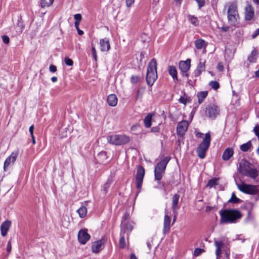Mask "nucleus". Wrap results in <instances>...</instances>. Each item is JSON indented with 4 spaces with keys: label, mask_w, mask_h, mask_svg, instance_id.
I'll list each match as a JSON object with an SVG mask.
<instances>
[{
    "label": "nucleus",
    "mask_w": 259,
    "mask_h": 259,
    "mask_svg": "<svg viewBox=\"0 0 259 259\" xmlns=\"http://www.w3.org/2000/svg\"><path fill=\"white\" fill-rule=\"evenodd\" d=\"M221 215V223H234L236 220L242 217L241 212L236 209H225L220 211Z\"/></svg>",
    "instance_id": "f257e3e1"
},
{
    "label": "nucleus",
    "mask_w": 259,
    "mask_h": 259,
    "mask_svg": "<svg viewBox=\"0 0 259 259\" xmlns=\"http://www.w3.org/2000/svg\"><path fill=\"white\" fill-rule=\"evenodd\" d=\"M225 9H227L228 23L233 26L237 25L239 19L237 4L235 2L228 3L225 6Z\"/></svg>",
    "instance_id": "f03ea898"
},
{
    "label": "nucleus",
    "mask_w": 259,
    "mask_h": 259,
    "mask_svg": "<svg viewBox=\"0 0 259 259\" xmlns=\"http://www.w3.org/2000/svg\"><path fill=\"white\" fill-rule=\"evenodd\" d=\"M240 173L244 176L249 177L255 180L258 175V171L252 167L251 164L246 160H242L239 164Z\"/></svg>",
    "instance_id": "7ed1b4c3"
},
{
    "label": "nucleus",
    "mask_w": 259,
    "mask_h": 259,
    "mask_svg": "<svg viewBox=\"0 0 259 259\" xmlns=\"http://www.w3.org/2000/svg\"><path fill=\"white\" fill-rule=\"evenodd\" d=\"M157 78V63L155 59H152L147 67L146 79L147 84L151 86Z\"/></svg>",
    "instance_id": "20e7f679"
},
{
    "label": "nucleus",
    "mask_w": 259,
    "mask_h": 259,
    "mask_svg": "<svg viewBox=\"0 0 259 259\" xmlns=\"http://www.w3.org/2000/svg\"><path fill=\"white\" fill-rule=\"evenodd\" d=\"M214 245L216 247L215 255L217 259H221L225 257V250H229L230 248L225 243V238L222 237L220 240H214Z\"/></svg>",
    "instance_id": "39448f33"
},
{
    "label": "nucleus",
    "mask_w": 259,
    "mask_h": 259,
    "mask_svg": "<svg viewBox=\"0 0 259 259\" xmlns=\"http://www.w3.org/2000/svg\"><path fill=\"white\" fill-rule=\"evenodd\" d=\"M109 143L115 145H121L128 143L130 141L128 136L124 135H113L107 138Z\"/></svg>",
    "instance_id": "423d86ee"
},
{
    "label": "nucleus",
    "mask_w": 259,
    "mask_h": 259,
    "mask_svg": "<svg viewBox=\"0 0 259 259\" xmlns=\"http://www.w3.org/2000/svg\"><path fill=\"white\" fill-rule=\"evenodd\" d=\"M211 137L209 133L205 134V138L200 143L197 149V154L200 158H204L206 152L209 147Z\"/></svg>",
    "instance_id": "0eeeda50"
},
{
    "label": "nucleus",
    "mask_w": 259,
    "mask_h": 259,
    "mask_svg": "<svg viewBox=\"0 0 259 259\" xmlns=\"http://www.w3.org/2000/svg\"><path fill=\"white\" fill-rule=\"evenodd\" d=\"M237 187L240 191L244 193L255 195L258 193V189L257 186L242 183L241 184H237Z\"/></svg>",
    "instance_id": "6e6552de"
},
{
    "label": "nucleus",
    "mask_w": 259,
    "mask_h": 259,
    "mask_svg": "<svg viewBox=\"0 0 259 259\" xmlns=\"http://www.w3.org/2000/svg\"><path fill=\"white\" fill-rule=\"evenodd\" d=\"M145 174V170L144 167L142 165L139 166L136 172V187L139 190V192L142 186Z\"/></svg>",
    "instance_id": "1a4fd4ad"
},
{
    "label": "nucleus",
    "mask_w": 259,
    "mask_h": 259,
    "mask_svg": "<svg viewBox=\"0 0 259 259\" xmlns=\"http://www.w3.org/2000/svg\"><path fill=\"white\" fill-rule=\"evenodd\" d=\"M77 238L79 243L84 245L90 239L91 236L88 233V229H83L79 231Z\"/></svg>",
    "instance_id": "9d476101"
},
{
    "label": "nucleus",
    "mask_w": 259,
    "mask_h": 259,
    "mask_svg": "<svg viewBox=\"0 0 259 259\" xmlns=\"http://www.w3.org/2000/svg\"><path fill=\"white\" fill-rule=\"evenodd\" d=\"M189 122L187 120L179 122L177 126V134L180 137H183L188 130Z\"/></svg>",
    "instance_id": "9b49d317"
},
{
    "label": "nucleus",
    "mask_w": 259,
    "mask_h": 259,
    "mask_svg": "<svg viewBox=\"0 0 259 259\" xmlns=\"http://www.w3.org/2000/svg\"><path fill=\"white\" fill-rule=\"evenodd\" d=\"M105 241L106 240L104 238H102L93 242L92 244V251L96 253H99L103 249Z\"/></svg>",
    "instance_id": "f8f14e48"
},
{
    "label": "nucleus",
    "mask_w": 259,
    "mask_h": 259,
    "mask_svg": "<svg viewBox=\"0 0 259 259\" xmlns=\"http://www.w3.org/2000/svg\"><path fill=\"white\" fill-rule=\"evenodd\" d=\"M155 180L160 183V181L162 179V160L159 161L154 169Z\"/></svg>",
    "instance_id": "ddd939ff"
},
{
    "label": "nucleus",
    "mask_w": 259,
    "mask_h": 259,
    "mask_svg": "<svg viewBox=\"0 0 259 259\" xmlns=\"http://www.w3.org/2000/svg\"><path fill=\"white\" fill-rule=\"evenodd\" d=\"M206 113L210 118H215L216 115L219 114L220 110L218 106L212 105L208 107L206 111Z\"/></svg>",
    "instance_id": "4468645a"
},
{
    "label": "nucleus",
    "mask_w": 259,
    "mask_h": 259,
    "mask_svg": "<svg viewBox=\"0 0 259 259\" xmlns=\"http://www.w3.org/2000/svg\"><path fill=\"white\" fill-rule=\"evenodd\" d=\"M254 16V9L251 5H248L245 7V19L246 21L251 20L253 19Z\"/></svg>",
    "instance_id": "2eb2a0df"
},
{
    "label": "nucleus",
    "mask_w": 259,
    "mask_h": 259,
    "mask_svg": "<svg viewBox=\"0 0 259 259\" xmlns=\"http://www.w3.org/2000/svg\"><path fill=\"white\" fill-rule=\"evenodd\" d=\"M101 51L102 52H108L110 49V45L109 38H104L100 40Z\"/></svg>",
    "instance_id": "dca6fc26"
},
{
    "label": "nucleus",
    "mask_w": 259,
    "mask_h": 259,
    "mask_svg": "<svg viewBox=\"0 0 259 259\" xmlns=\"http://www.w3.org/2000/svg\"><path fill=\"white\" fill-rule=\"evenodd\" d=\"M172 224H170V215L167 212H165L164 215V229L163 232L167 233L168 232L171 226H172Z\"/></svg>",
    "instance_id": "f3484780"
},
{
    "label": "nucleus",
    "mask_w": 259,
    "mask_h": 259,
    "mask_svg": "<svg viewBox=\"0 0 259 259\" xmlns=\"http://www.w3.org/2000/svg\"><path fill=\"white\" fill-rule=\"evenodd\" d=\"M11 222L9 220H6L4 222L1 226V231L2 236L5 237L6 236L8 231L9 230Z\"/></svg>",
    "instance_id": "a211bd4d"
},
{
    "label": "nucleus",
    "mask_w": 259,
    "mask_h": 259,
    "mask_svg": "<svg viewBox=\"0 0 259 259\" xmlns=\"http://www.w3.org/2000/svg\"><path fill=\"white\" fill-rule=\"evenodd\" d=\"M190 67V60L188 59L185 61H180L179 68L183 72H186Z\"/></svg>",
    "instance_id": "6ab92c4d"
},
{
    "label": "nucleus",
    "mask_w": 259,
    "mask_h": 259,
    "mask_svg": "<svg viewBox=\"0 0 259 259\" xmlns=\"http://www.w3.org/2000/svg\"><path fill=\"white\" fill-rule=\"evenodd\" d=\"M117 100V98L115 94H112L107 97V101L110 106L114 107L116 106Z\"/></svg>",
    "instance_id": "aec40b11"
},
{
    "label": "nucleus",
    "mask_w": 259,
    "mask_h": 259,
    "mask_svg": "<svg viewBox=\"0 0 259 259\" xmlns=\"http://www.w3.org/2000/svg\"><path fill=\"white\" fill-rule=\"evenodd\" d=\"M234 154V151L232 148H228L224 151L222 158L224 160L227 161L230 159Z\"/></svg>",
    "instance_id": "412c9836"
},
{
    "label": "nucleus",
    "mask_w": 259,
    "mask_h": 259,
    "mask_svg": "<svg viewBox=\"0 0 259 259\" xmlns=\"http://www.w3.org/2000/svg\"><path fill=\"white\" fill-rule=\"evenodd\" d=\"M207 44L205 41L204 40L198 38L195 41V46L196 49L200 50L202 48L205 49Z\"/></svg>",
    "instance_id": "4be33fe9"
},
{
    "label": "nucleus",
    "mask_w": 259,
    "mask_h": 259,
    "mask_svg": "<svg viewBox=\"0 0 259 259\" xmlns=\"http://www.w3.org/2000/svg\"><path fill=\"white\" fill-rule=\"evenodd\" d=\"M134 223L133 222H127L126 223L123 224L122 226L123 228V234L124 233H127V234H129L131 232V231L133 229L134 227Z\"/></svg>",
    "instance_id": "5701e85b"
},
{
    "label": "nucleus",
    "mask_w": 259,
    "mask_h": 259,
    "mask_svg": "<svg viewBox=\"0 0 259 259\" xmlns=\"http://www.w3.org/2000/svg\"><path fill=\"white\" fill-rule=\"evenodd\" d=\"M168 73L172 77L175 82L178 81L177 77V71L176 67L174 66H170L168 68Z\"/></svg>",
    "instance_id": "b1692460"
},
{
    "label": "nucleus",
    "mask_w": 259,
    "mask_h": 259,
    "mask_svg": "<svg viewBox=\"0 0 259 259\" xmlns=\"http://www.w3.org/2000/svg\"><path fill=\"white\" fill-rule=\"evenodd\" d=\"M154 115V113H149L145 117V119H144V124L145 127L148 128L151 126L152 118Z\"/></svg>",
    "instance_id": "393cba45"
},
{
    "label": "nucleus",
    "mask_w": 259,
    "mask_h": 259,
    "mask_svg": "<svg viewBox=\"0 0 259 259\" xmlns=\"http://www.w3.org/2000/svg\"><path fill=\"white\" fill-rule=\"evenodd\" d=\"M179 195L178 194H175L172 199V208L173 211L178 210L179 207L178 206V202L179 200Z\"/></svg>",
    "instance_id": "a878e982"
},
{
    "label": "nucleus",
    "mask_w": 259,
    "mask_h": 259,
    "mask_svg": "<svg viewBox=\"0 0 259 259\" xmlns=\"http://www.w3.org/2000/svg\"><path fill=\"white\" fill-rule=\"evenodd\" d=\"M126 245L125 237L124 234L122 232L120 233V238L119 240V246L120 249H123L125 248Z\"/></svg>",
    "instance_id": "bb28decb"
},
{
    "label": "nucleus",
    "mask_w": 259,
    "mask_h": 259,
    "mask_svg": "<svg viewBox=\"0 0 259 259\" xmlns=\"http://www.w3.org/2000/svg\"><path fill=\"white\" fill-rule=\"evenodd\" d=\"M113 182V181L112 179H108L106 182L104 184L103 186V191L104 192V193L106 194L109 190V189L110 188L112 183Z\"/></svg>",
    "instance_id": "cd10ccee"
},
{
    "label": "nucleus",
    "mask_w": 259,
    "mask_h": 259,
    "mask_svg": "<svg viewBox=\"0 0 259 259\" xmlns=\"http://www.w3.org/2000/svg\"><path fill=\"white\" fill-rule=\"evenodd\" d=\"M79 217L81 218H83L85 217L87 213V208L84 206H81L79 209L77 210Z\"/></svg>",
    "instance_id": "c85d7f7f"
},
{
    "label": "nucleus",
    "mask_w": 259,
    "mask_h": 259,
    "mask_svg": "<svg viewBox=\"0 0 259 259\" xmlns=\"http://www.w3.org/2000/svg\"><path fill=\"white\" fill-rule=\"evenodd\" d=\"M205 61H202L201 60H200L197 67L196 72H197L198 74H200L202 71H204L205 68Z\"/></svg>",
    "instance_id": "c756f323"
},
{
    "label": "nucleus",
    "mask_w": 259,
    "mask_h": 259,
    "mask_svg": "<svg viewBox=\"0 0 259 259\" xmlns=\"http://www.w3.org/2000/svg\"><path fill=\"white\" fill-rule=\"evenodd\" d=\"M54 0H41L40 5L41 8L50 7L54 3Z\"/></svg>",
    "instance_id": "7c9ffc66"
},
{
    "label": "nucleus",
    "mask_w": 259,
    "mask_h": 259,
    "mask_svg": "<svg viewBox=\"0 0 259 259\" xmlns=\"http://www.w3.org/2000/svg\"><path fill=\"white\" fill-rule=\"evenodd\" d=\"M207 92L204 91L198 93L197 94L198 103L199 104L202 103L204 99L207 97Z\"/></svg>",
    "instance_id": "2f4dec72"
},
{
    "label": "nucleus",
    "mask_w": 259,
    "mask_h": 259,
    "mask_svg": "<svg viewBox=\"0 0 259 259\" xmlns=\"http://www.w3.org/2000/svg\"><path fill=\"white\" fill-rule=\"evenodd\" d=\"M251 143L248 141L247 143L243 144L240 146V149L243 152H247L251 147Z\"/></svg>",
    "instance_id": "473e14b6"
},
{
    "label": "nucleus",
    "mask_w": 259,
    "mask_h": 259,
    "mask_svg": "<svg viewBox=\"0 0 259 259\" xmlns=\"http://www.w3.org/2000/svg\"><path fill=\"white\" fill-rule=\"evenodd\" d=\"M188 20L194 26H197L199 24V21L198 19L194 16H188Z\"/></svg>",
    "instance_id": "72a5a7b5"
},
{
    "label": "nucleus",
    "mask_w": 259,
    "mask_h": 259,
    "mask_svg": "<svg viewBox=\"0 0 259 259\" xmlns=\"http://www.w3.org/2000/svg\"><path fill=\"white\" fill-rule=\"evenodd\" d=\"M19 154V150H17L12 152L11 155L9 156V157L10 158L11 160L12 161V162H14Z\"/></svg>",
    "instance_id": "f704fd0d"
},
{
    "label": "nucleus",
    "mask_w": 259,
    "mask_h": 259,
    "mask_svg": "<svg viewBox=\"0 0 259 259\" xmlns=\"http://www.w3.org/2000/svg\"><path fill=\"white\" fill-rule=\"evenodd\" d=\"M19 154V150H17L12 152L11 155L9 156V157L10 158L11 160L12 161V162H14Z\"/></svg>",
    "instance_id": "c9c22d12"
},
{
    "label": "nucleus",
    "mask_w": 259,
    "mask_h": 259,
    "mask_svg": "<svg viewBox=\"0 0 259 259\" xmlns=\"http://www.w3.org/2000/svg\"><path fill=\"white\" fill-rule=\"evenodd\" d=\"M240 201V200L238 198L234 193L232 194L231 198L229 200L228 202L233 203H238Z\"/></svg>",
    "instance_id": "e433bc0d"
},
{
    "label": "nucleus",
    "mask_w": 259,
    "mask_h": 259,
    "mask_svg": "<svg viewBox=\"0 0 259 259\" xmlns=\"http://www.w3.org/2000/svg\"><path fill=\"white\" fill-rule=\"evenodd\" d=\"M218 179L217 178H214L211 180H210L207 183V186L210 187H212L218 184Z\"/></svg>",
    "instance_id": "4c0bfd02"
},
{
    "label": "nucleus",
    "mask_w": 259,
    "mask_h": 259,
    "mask_svg": "<svg viewBox=\"0 0 259 259\" xmlns=\"http://www.w3.org/2000/svg\"><path fill=\"white\" fill-rule=\"evenodd\" d=\"M209 85L212 89H213L215 90L218 89L220 87L219 83L216 81H210L209 83Z\"/></svg>",
    "instance_id": "58836bf2"
},
{
    "label": "nucleus",
    "mask_w": 259,
    "mask_h": 259,
    "mask_svg": "<svg viewBox=\"0 0 259 259\" xmlns=\"http://www.w3.org/2000/svg\"><path fill=\"white\" fill-rule=\"evenodd\" d=\"M256 54V51H252L250 56L248 58V60L250 62H253L256 60L255 56Z\"/></svg>",
    "instance_id": "ea45409f"
},
{
    "label": "nucleus",
    "mask_w": 259,
    "mask_h": 259,
    "mask_svg": "<svg viewBox=\"0 0 259 259\" xmlns=\"http://www.w3.org/2000/svg\"><path fill=\"white\" fill-rule=\"evenodd\" d=\"M92 55H93V57L94 58V59L95 60V61H97V52H96V48L95 47V46H94V45L93 44H92Z\"/></svg>",
    "instance_id": "a19ab883"
},
{
    "label": "nucleus",
    "mask_w": 259,
    "mask_h": 259,
    "mask_svg": "<svg viewBox=\"0 0 259 259\" xmlns=\"http://www.w3.org/2000/svg\"><path fill=\"white\" fill-rule=\"evenodd\" d=\"M11 162L12 161L9 157L6 158L4 164V169L5 171H6L7 168L10 165Z\"/></svg>",
    "instance_id": "79ce46f5"
},
{
    "label": "nucleus",
    "mask_w": 259,
    "mask_h": 259,
    "mask_svg": "<svg viewBox=\"0 0 259 259\" xmlns=\"http://www.w3.org/2000/svg\"><path fill=\"white\" fill-rule=\"evenodd\" d=\"M65 63L69 66H72L73 64V61L72 59L69 58L68 57H65L64 59Z\"/></svg>",
    "instance_id": "37998d69"
},
{
    "label": "nucleus",
    "mask_w": 259,
    "mask_h": 259,
    "mask_svg": "<svg viewBox=\"0 0 259 259\" xmlns=\"http://www.w3.org/2000/svg\"><path fill=\"white\" fill-rule=\"evenodd\" d=\"M74 18L75 20V22L80 23L82 20V16L80 14H76L74 15Z\"/></svg>",
    "instance_id": "c03bdc74"
},
{
    "label": "nucleus",
    "mask_w": 259,
    "mask_h": 259,
    "mask_svg": "<svg viewBox=\"0 0 259 259\" xmlns=\"http://www.w3.org/2000/svg\"><path fill=\"white\" fill-rule=\"evenodd\" d=\"M203 251L204 250L202 249L197 248L194 251V255L197 256L199 255L202 252H203Z\"/></svg>",
    "instance_id": "a18cd8bd"
},
{
    "label": "nucleus",
    "mask_w": 259,
    "mask_h": 259,
    "mask_svg": "<svg viewBox=\"0 0 259 259\" xmlns=\"http://www.w3.org/2000/svg\"><path fill=\"white\" fill-rule=\"evenodd\" d=\"M2 38L4 43L8 44L10 42V38L7 35H3Z\"/></svg>",
    "instance_id": "49530a36"
},
{
    "label": "nucleus",
    "mask_w": 259,
    "mask_h": 259,
    "mask_svg": "<svg viewBox=\"0 0 259 259\" xmlns=\"http://www.w3.org/2000/svg\"><path fill=\"white\" fill-rule=\"evenodd\" d=\"M130 218V214L126 212L124 213V214L122 216V222H124L126 220H128Z\"/></svg>",
    "instance_id": "de8ad7c7"
},
{
    "label": "nucleus",
    "mask_w": 259,
    "mask_h": 259,
    "mask_svg": "<svg viewBox=\"0 0 259 259\" xmlns=\"http://www.w3.org/2000/svg\"><path fill=\"white\" fill-rule=\"evenodd\" d=\"M170 160V158L169 157H166L164 159H163V170L164 168L165 167L166 164Z\"/></svg>",
    "instance_id": "09e8293b"
},
{
    "label": "nucleus",
    "mask_w": 259,
    "mask_h": 259,
    "mask_svg": "<svg viewBox=\"0 0 259 259\" xmlns=\"http://www.w3.org/2000/svg\"><path fill=\"white\" fill-rule=\"evenodd\" d=\"M179 102L184 104H186L187 102V98L185 96L181 97L179 99Z\"/></svg>",
    "instance_id": "8fccbe9b"
},
{
    "label": "nucleus",
    "mask_w": 259,
    "mask_h": 259,
    "mask_svg": "<svg viewBox=\"0 0 259 259\" xmlns=\"http://www.w3.org/2000/svg\"><path fill=\"white\" fill-rule=\"evenodd\" d=\"M135 0H125L126 5L127 7L130 8L134 3Z\"/></svg>",
    "instance_id": "3c124183"
},
{
    "label": "nucleus",
    "mask_w": 259,
    "mask_h": 259,
    "mask_svg": "<svg viewBox=\"0 0 259 259\" xmlns=\"http://www.w3.org/2000/svg\"><path fill=\"white\" fill-rule=\"evenodd\" d=\"M50 71L51 72H55L57 71V67L54 65H51L49 67Z\"/></svg>",
    "instance_id": "603ef678"
},
{
    "label": "nucleus",
    "mask_w": 259,
    "mask_h": 259,
    "mask_svg": "<svg viewBox=\"0 0 259 259\" xmlns=\"http://www.w3.org/2000/svg\"><path fill=\"white\" fill-rule=\"evenodd\" d=\"M253 131L255 133V135L259 138V126H255L254 127Z\"/></svg>",
    "instance_id": "864d4df0"
},
{
    "label": "nucleus",
    "mask_w": 259,
    "mask_h": 259,
    "mask_svg": "<svg viewBox=\"0 0 259 259\" xmlns=\"http://www.w3.org/2000/svg\"><path fill=\"white\" fill-rule=\"evenodd\" d=\"M174 213V217H173V221L172 223V225H173L175 222H176V220L177 218V214H178V210H176L175 211H173Z\"/></svg>",
    "instance_id": "5fc2aeb1"
},
{
    "label": "nucleus",
    "mask_w": 259,
    "mask_h": 259,
    "mask_svg": "<svg viewBox=\"0 0 259 259\" xmlns=\"http://www.w3.org/2000/svg\"><path fill=\"white\" fill-rule=\"evenodd\" d=\"M196 2L197 3L198 6L199 8H201L203 6L204 4V0H196Z\"/></svg>",
    "instance_id": "6e6d98bb"
},
{
    "label": "nucleus",
    "mask_w": 259,
    "mask_h": 259,
    "mask_svg": "<svg viewBox=\"0 0 259 259\" xmlns=\"http://www.w3.org/2000/svg\"><path fill=\"white\" fill-rule=\"evenodd\" d=\"M217 69L220 71H223L224 69L223 65L222 63H219L217 65Z\"/></svg>",
    "instance_id": "4d7b16f0"
},
{
    "label": "nucleus",
    "mask_w": 259,
    "mask_h": 259,
    "mask_svg": "<svg viewBox=\"0 0 259 259\" xmlns=\"http://www.w3.org/2000/svg\"><path fill=\"white\" fill-rule=\"evenodd\" d=\"M225 257H223V258H221V259H229V255H230L229 250L228 249V250H225Z\"/></svg>",
    "instance_id": "13d9d810"
},
{
    "label": "nucleus",
    "mask_w": 259,
    "mask_h": 259,
    "mask_svg": "<svg viewBox=\"0 0 259 259\" xmlns=\"http://www.w3.org/2000/svg\"><path fill=\"white\" fill-rule=\"evenodd\" d=\"M34 128V127L33 125H31L29 127V133L30 134V135L32 136H34V135H33Z\"/></svg>",
    "instance_id": "bf43d9fd"
},
{
    "label": "nucleus",
    "mask_w": 259,
    "mask_h": 259,
    "mask_svg": "<svg viewBox=\"0 0 259 259\" xmlns=\"http://www.w3.org/2000/svg\"><path fill=\"white\" fill-rule=\"evenodd\" d=\"M12 249V245L10 241H9L7 245V250L8 252H10Z\"/></svg>",
    "instance_id": "052dcab7"
},
{
    "label": "nucleus",
    "mask_w": 259,
    "mask_h": 259,
    "mask_svg": "<svg viewBox=\"0 0 259 259\" xmlns=\"http://www.w3.org/2000/svg\"><path fill=\"white\" fill-rule=\"evenodd\" d=\"M138 79H139V78L137 76H132L131 77V80L134 82H137Z\"/></svg>",
    "instance_id": "680f3d73"
},
{
    "label": "nucleus",
    "mask_w": 259,
    "mask_h": 259,
    "mask_svg": "<svg viewBox=\"0 0 259 259\" xmlns=\"http://www.w3.org/2000/svg\"><path fill=\"white\" fill-rule=\"evenodd\" d=\"M221 29L223 31H224L225 32H227V31H229V27H228V26L222 27L221 28Z\"/></svg>",
    "instance_id": "e2e57ef3"
},
{
    "label": "nucleus",
    "mask_w": 259,
    "mask_h": 259,
    "mask_svg": "<svg viewBox=\"0 0 259 259\" xmlns=\"http://www.w3.org/2000/svg\"><path fill=\"white\" fill-rule=\"evenodd\" d=\"M130 259H138L135 253H132L130 255Z\"/></svg>",
    "instance_id": "0e129e2a"
},
{
    "label": "nucleus",
    "mask_w": 259,
    "mask_h": 259,
    "mask_svg": "<svg viewBox=\"0 0 259 259\" xmlns=\"http://www.w3.org/2000/svg\"><path fill=\"white\" fill-rule=\"evenodd\" d=\"M51 80L53 82H55L58 80V78L56 76H53L51 78Z\"/></svg>",
    "instance_id": "69168bd1"
},
{
    "label": "nucleus",
    "mask_w": 259,
    "mask_h": 259,
    "mask_svg": "<svg viewBox=\"0 0 259 259\" xmlns=\"http://www.w3.org/2000/svg\"><path fill=\"white\" fill-rule=\"evenodd\" d=\"M79 22H74V26H75V27L76 29V30H77L78 29H79Z\"/></svg>",
    "instance_id": "338daca9"
},
{
    "label": "nucleus",
    "mask_w": 259,
    "mask_h": 259,
    "mask_svg": "<svg viewBox=\"0 0 259 259\" xmlns=\"http://www.w3.org/2000/svg\"><path fill=\"white\" fill-rule=\"evenodd\" d=\"M78 34L80 35H81L83 34V31L82 30H80V29H78L77 30Z\"/></svg>",
    "instance_id": "774afa93"
}]
</instances>
